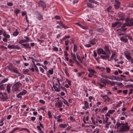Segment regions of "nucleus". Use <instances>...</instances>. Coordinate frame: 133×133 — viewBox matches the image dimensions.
I'll list each match as a JSON object with an SVG mask.
<instances>
[{
	"label": "nucleus",
	"instance_id": "obj_25",
	"mask_svg": "<svg viewBox=\"0 0 133 133\" xmlns=\"http://www.w3.org/2000/svg\"><path fill=\"white\" fill-rule=\"evenodd\" d=\"M89 32L91 34V36L94 35V30L92 29H89Z\"/></svg>",
	"mask_w": 133,
	"mask_h": 133
},
{
	"label": "nucleus",
	"instance_id": "obj_27",
	"mask_svg": "<svg viewBox=\"0 0 133 133\" xmlns=\"http://www.w3.org/2000/svg\"><path fill=\"white\" fill-rule=\"evenodd\" d=\"M107 80H108L107 79L101 78V79L100 81L102 83L105 84L107 83Z\"/></svg>",
	"mask_w": 133,
	"mask_h": 133
},
{
	"label": "nucleus",
	"instance_id": "obj_51",
	"mask_svg": "<svg viewBox=\"0 0 133 133\" xmlns=\"http://www.w3.org/2000/svg\"><path fill=\"white\" fill-rule=\"evenodd\" d=\"M54 72L53 70L52 69L51 70H49V74L50 75H52L53 74Z\"/></svg>",
	"mask_w": 133,
	"mask_h": 133
},
{
	"label": "nucleus",
	"instance_id": "obj_8",
	"mask_svg": "<svg viewBox=\"0 0 133 133\" xmlns=\"http://www.w3.org/2000/svg\"><path fill=\"white\" fill-rule=\"evenodd\" d=\"M74 23L75 24H76V25L79 26L81 28H82V29H83L84 30H87V29H88V28L87 26H84L82 25L80 23H78L76 22V23Z\"/></svg>",
	"mask_w": 133,
	"mask_h": 133
},
{
	"label": "nucleus",
	"instance_id": "obj_2",
	"mask_svg": "<svg viewBox=\"0 0 133 133\" xmlns=\"http://www.w3.org/2000/svg\"><path fill=\"white\" fill-rule=\"evenodd\" d=\"M130 128L128 125H125L124 123H123L122 125L119 128L120 132H122L128 131L129 130Z\"/></svg>",
	"mask_w": 133,
	"mask_h": 133
},
{
	"label": "nucleus",
	"instance_id": "obj_41",
	"mask_svg": "<svg viewBox=\"0 0 133 133\" xmlns=\"http://www.w3.org/2000/svg\"><path fill=\"white\" fill-rule=\"evenodd\" d=\"M115 76H109L108 77V78H109L110 79L113 80H114V79H115Z\"/></svg>",
	"mask_w": 133,
	"mask_h": 133
},
{
	"label": "nucleus",
	"instance_id": "obj_54",
	"mask_svg": "<svg viewBox=\"0 0 133 133\" xmlns=\"http://www.w3.org/2000/svg\"><path fill=\"white\" fill-rule=\"evenodd\" d=\"M19 129V128H15V129H14L11 131V132H10L9 133H13L15 131H16V130Z\"/></svg>",
	"mask_w": 133,
	"mask_h": 133
},
{
	"label": "nucleus",
	"instance_id": "obj_38",
	"mask_svg": "<svg viewBox=\"0 0 133 133\" xmlns=\"http://www.w3.org/2000/svg\"><path fill=\"white\" fill-rule=\"evenodd\" d=\"M130 53L128 51H125L124 52V55L125 56L130 55Z\"/></svg>",
	"mask_w": 133,
	"mask_h": 133
},
{
	"label": "nucleus",
	"instance_id": "obj_18",
	"mask_svg": "<svg viewBox=\"0 0 133 133\" xmlns=\"http://www.w3.org/2000/svg\"><path fill=\"white\" fill-rule=\"evenodd\" d=\"M100 57H101V58L103 59L106 60L109 58V56L108 55H107L105 56L101 55V56Z\"/></svg>",
	"mask_w": 133,
	"mask_h": 133
},
{
	"label": "nucleus",
	"instance_id": "obj_60",
	"mask_svg": "<svg viewBox=\"0 0 133 133\" xmlns=\"http://www.w3.org/2000/svg\"><path fill=\"white\" fill-rule=\"evenodd\" d=\"M63 103L67 105L68 106H69V105L68 104V102L65 99H64V101H63Z\"/></svg>",
	"mask_w": 133,
	"mask_h": 133
},
{
	"label": "nucleus",
	"instance_id": "obj_43",
	"mask_svg": "<svg viewBox=\"0 0 133 133\" xmlns=\"http://www.w3.org/2000/svg\"><path fill=\"white\" fill-rule=\"evenodd\" d=\"M61 88L63 90L65 91V92H67V90L66 88L64 87H63L62 86L60 87V89Z\"/></svg>",
	"mask_w": 133,
	"mask_h": 133
},
{
	"label": "nucleus",
	"instance_id": "obj_19",
	"mask_svg": "<svg viewBox=\"0 0 133 133\" xmlns=\"http://www.w3.org/2000/svg\"><path fill=\"white\" fill-rule=\"evenodd\" d=\"M103 49L100 48L97 49V52L98 55H100L102 54L103 52Z\"/></svg>",
	"mask_w": 133,
	"mask_h": 133
},
{
	"label": "nucleus",
	"instance_id": "obj_53",
	"mask_svg": "<svg viewBox=\"0 0 133 133\" xmlns=\"http://www.w3.org/2000/svg\"><path fill=\"white\" fill-rule=\"evenodd\" d=\"M19 129V128H15V129H14L11 131V132H10L9 133H13L15 131H16V130Z\"/></svg>",
	"mask_w": 133,
	"mask_h": 133
},
{
	"label": "nucleus",
	"instance_id": "obj_58",
	"mask_svg": "<svg viewBox=\"0 0 133 133\" xmlns=\"http://www.w3.org/2000/svg\"><path fill=\"white\" fill-rule=\"evenodd\" d=\"M126 58L128 60H130L131 59V57L130 56V55L125 56Z\"/></svg>",
	"mask_w": 133,
	"mask_h": 133
},
{
	"label": "nucleus",
	"instance_id": "obj_16",
	"mask_svg": "<svg viewBox=\"0 0 133 133\" xmlns=\"http://www.w3.org/2000/svg\"><path fill=\"white\" fill-rule=\"evenodd\" d=\"M123 124V123H120L118 122H117L116 124V127H115V128H116L117 129H118L119 127H121V126H122Z\"/></svg>",
	"mask_w": 133,
	"mask_h": 133
},
{
	"label": "nucleus",
	"instance_id": "obj_7",
	"mask_svg": "<svg viewBox=\"0 0 133 133\" xmlns=\"http://www.w3.org/2000/svg\"><path fill=\"white\" fill-rule=\"evenodd\" d=\"M102 98L104 99V102H105L107 101L108 102H110L111 101V99L107 95H105L103 96H101Z\"/></svg>",
	"mask_w": 133,
	"mask_h": 133
},
{
	"label": "nucleus",
	"instance_id": "obj_46",
	"mask_svg": "<svg viewBox=\"0 0 133 133\" xmlns=\"http://www.w3.org/2000/svg\"><path fill=\"white\" fill-rule=\"evenodd\" d=\"M74 52H75L77 50V46L76 45L74 44Z\"/></svg>",
	"mask_w": 133,
	"mask_h": 133
},
{
	"label": "nucleus",
	"instance_id": "obj_20",
	"mask_svg": "<svg viewBox=\"0 0 133 133\" xmlns=\"http://www.w3.org/2000/svg\"><path fill=\"white\" fill-rule=\"evenodd\" d=\"M67 125H68V124H59V126L60 128H65L66 127Z\"/></svg>",
	"mask_w": 133,
	"mask_h": 133
},
{
	"label": "nucleus",
	"instance_id": "obj_37",
	"mask_svg": "<svg viewBox=\"0 0 133 133\" xmlns=\"http://www.w3.org/2000/svg\"><path fill=\"white\" fill-rule=\"evenodd\" d=\"M87 5L88 7L90 8H93L94 7V6H92V4L89 3H87Z\"/></svg>",
	"mask_w": 133,
	"mask_h": 133
},
{
	"label": "nucleus",
	"instance_id": "obj_10",
	"mask_svg": "<svg viewBox=\"0 0 133 133\" xmlns=\"http://www.w3.org/2000/svg\"><path fill=\"white\" fill-rule=\"evenodd\" d=\"M115 2L118 5H117L116 4H114V6L115 9H117L119 7L120 3L118 0H115Z\"/></svg>",
	"mask_w": 133,
	"mask_h": 133
},
{
	"label": "nucleus",
	"instance_id": "obj_49",
	"mask_svg": "<svg viewBox=\"0 0 133 133\" xmlns=\"http://www.w3.org/2000/svg\"><path fill=\"white\" fill-rule=\"evenodd\" d=\"M57 80L58 83V85H59V86L60 87H61V85L59 79V78H57Z\"/></svg>",
	"mask_w": 133,
	"mask_h": 133
},
{
	"label": "nucleus",
	"instance_id": "obj_57",
	"mask_svg": "<svg viewBox=\"0 0 133 133\" xmlns=\"http://www.w3.org/2000/svg\"><path fill=\"white\" fill-rule=\"evenodd\" d=\"M70 36L69 35L65 36V37L63 39V40H65L67 38H69L70 37Z\"/></svg>",
	"mask_w": 133,
	"mask_h": 133
},
{
	"label": "nucleus",
	"instance_id": "obj_56",
	"mask_svg": "<svg viewBox=\"0 0 133 133\" xmlns=\"http://www.w3.org/2000/svg\"><path fill=\"white\" fill-rule=\"evenodd\" d=\"M19 129V128H15V129H14L11 131V132H10L9 133H13L15 131H16V130Z\"/></svg>",
	"mask_w": 133,
	"mask_h": 133
},
{
	"label": "nucleus",
	"instance_id": "obj_26",
	"mask_svg": "<svg viewBox=\"0 0 133 133\" xmlns=\"http://www.w3.org/2000/svg\"><path fill=\"white\" fill-rule=\"evenodd\" d=\"M88 70L90 72V73H91L94 75L95 74H96V73L94 70L92 69H89Z\"/></svg>",
	"mask_w": 133,
	"mask_h": 133
},
{
	"label": "nucleus",
	"instance_id": "obj_33",
	"mask_svg": "<svg viewBox=\"0 0 133 133\" xmlns=\"http://www.w3.org/2000/svg\"><path fill=\"white\" fill-rule=\"evenodd\" d=\"M89 1L90 3H94L95 4H97L98 2L94 0H89Z\"/></svg>",
	"mask_w": 133,
	"mask_h": 133
},
{
	"label": "nucleus",
	"instance_id": "obj_5",
	"mask_svg": "<svg viewBox=\"0 0 133 133\" xmlns=\"http://www.w3.org/2000/svg\"><path fill=\"white\" fill-rule=\"evenodd\" d=\"M122 35H123V36L121 37L120 39L121 41L124 43H127L128 39L127 38H126V37H127L126 34H123Z\"/></svg>",
	"mask_w": 133,
	"mask_h": 133
},
{
	"label": "nucleus",
	"instance_id": "obj_40",
	"mask_svg": "<svg viewBox=\"0 0 133 133\" xmlns=\"http://www.w3.org/2000/svg\"><path fill=\"white\" fill-rule=\"evenodd\" d=\"M127 26H128V24L127 23H124L121 26V28H124Z\"/></svg>",
	"mask_w": 133,
	"mask_h": 133
},
{
	"label": "nucleus",
	"instance_id": "obj_29",
	"mask_svg": "<svg viewBox=\"0 0 133 133\" xmlns=\"http://www.w3.org/2000/svg\"><path fill=\"white\" fill-rule=\"evenodd\" d=\"M11 86L10 85H8L6 87V89L8 93H9L10 92Z\"/></svg>",
	"mask_w": 133,
	"mask_h": 133
},
{
	"label": "nucleus",
	"instance_id": "obj_23",
	"mask_svg": "<svg viewBox=\"0 0 133 133\" xmlns=\"http://www.w3.org/2000/svg\"><path fill=\"white\" fill-rule=\"evenodd\" d=\"M119 22H116L114 23H113L112 24L111 27H114L117 26L119 24Z\"/></svg>",
	"mask_w": 133,
	"mask_h": 133
},
{
	"label": "nucleus",
	"instance_id": "obj_30",
	"mask_svg": "<svg viewBox=\"0 0 133 133\" xmlns=\"http://www.w3.org/2000/svg\"><path fill=\"white\" fill-rule=\"evenodd\" d=\"M112 7L111 6H110L109 7L107 8V10L108 11L111 12V13H112L113 12V11L111 10Z\"/></svg>",
	"mask_w": 133,
	"mask_h": 133
},
{
	"label": "nucleus",
	"instance_id": "obj_59",
	"mask_svg": "<svg viewBox=\"0 0 133 133\" xmlns=\"http://www.w3.org/2000/svg\"><path fill=\"white\" fill-rule=\"evenodd\" d=\"M116 55V53L115 52H114L113 53L111 56V59H113L114 57Z\"/></svg>",
	"mask_w": 133,
	"mask_h": 133
},
{
	"label": "nucleus",
	"instance_id": "obj_28",
	"mask_svg": "<svg viewBox=\"0 0 133 133\" xmlns=\"http://www.w3.org/2000/svg\"><path fill=\"white\" fill-rule=\"evenodd\" d=\"M71 57L73 60L75 61H76V57L75 55V54H73L72 52L71 53Z\"/></svg>",
	"mask_w": 133,
	"mask_h": 133
},
{
	"label": "nucleus",
	"instance_id": "obj_35",
	"mask_svg": "<svg viewBox=\"0 0 133 133\" xmlns=\"http://www.w3.org/2000/svg\"><path fill=\"white\" fill-rule=\"evenodd\" d=\"M104 49L105 51L107 52H110V51L108 46H105L104 48Z\"/></svg>",
	"mask_w": 133,
	"mask_h": 133
},
{
	"label": "nucleus",
	"instance_id": "obj_64",
	"mask_svg": "<svg viewBox=\"0 0 133 133\" xmlns=\"http://www.w3.org/2000/svg\"><path fill=\"white\" fill-rule=\"evenodd\" d=\"M8 80V79H5L3 80L2 81V83H5L6 82H7Z\"/></svg>",
	"mask_w": 133,
	"mask_h": 133
},
{
	"label": "nucleus",
	"instance_id": "obj_39",
	"mask_svg": "<svg viewBox=\"0 0 133 133\" xmlns=\"http://www.w3.org/2000/svg\"><path fill=\"white\" fill-rule=\"evenodd\" d=\"M17 30H16V31L14 32L13 33V36H16L18 34V32L17 31Z\"/></svg>",
	"mask_w": 133,
	"mask_h": 133
},
{
	"label": "nucleus",
	"instance_id": "obj_44",
	"mask_svg": "<svg viewBox=\"0 0 133 133\" xmlns=\"http://www.w3.org/2000/svg\"><path fill=\"white\" fill-rule=\"evenodd\" d=\"M48 114L49 117L50 118H52V117L50 111H48Z\"/></svg>",
	"mask_w": 133,
	"mask_h": 133
},
{
	"label": "nucleus",
	"instance_id": "obj_47",
	"mask_svg": "<svg viewBox=\"0 0 133 133\" xmlns=\"http://www.w3.org/2000/svg\"><path fill=\"white\" fill-rule=\"evenodd\" d=\"M4 85L2 84L0 85V90H4Z\"/></svg>",
	"mask_w": 133,
	"mask_h": 133
},
{
	"label": "nucleus",
	"instance_id": "obj_52",
	"mask_svg": "<svg viewBox=\"0 0 133 133\" xmlns=\"http://www.w3.org/2000/svg\"><path fill=\"white\" fill-rule=\"evenodd\" d=\"M19 129V128H15V129H14L11 131V132H10L9 133H13L15 131H16V130Z\"/></svg>",
	"mask_w": 133,
	"mask_h": 133
},
{
	"label": "nucleus",
	"instance_id": "obj_22",
	"mask_svg": "<svg viewBox=\"0 0 133 133\" xmlns=\"http://www.w3.org/2000/svg\"><path fill=\"white\" fill-rule=\"evenodd\" d=\"M62 102L60 101L59 102L57 103H56L55 105L58 106L59 107H60L62 106Z\"/></svg>",
	"mask_w": 133,
	"mask_h": 133
},
{
	"label": "nucleus",
	"instance_id": "obj_9",
	"mask_svg": "<svg viewBox=\"0 0 133 133\" xmlns=\"http://www.w3.org/2000/svg\"><path fill=\"white\" fill-rule=\"evenodd\" d=\"M53 87L55 91L57 92H59L61 91L60 90V87L58 85V86H55V84L53 82Z\"/></svg>",
	"mask_w": 133,
	"mask_h": 133
},
{
	"label": "nucleus",
	"instance_id": "obj_13",
	"mask_svg": "<svg viewBox=\"0 0 133 133\" xmlns=\"http://www.w3.org/2000/svg\"><path fill=\"white\" fill-rule=\"evenodd\" d=\"M89 107V103L88 102L86 101H84V106H83L82 108L83 109L86 110Z\"/></svg>",
	"mask_w": 133,
	"mask_h": 133
},
{
	"label": "nucleus",
	"instance_id": "obj_6",
	"mask_svg": "<svg viewBox=\"0 0 133 133\" xmlns=\"http://www.w3.org/2000/svg\"><path fill=\"white\" fill-rule=\"evenodd\" d=\"M118 16L120 20H123L125 19L124 14L121 12H119L118 13Z\"/></svg>",
	"mask_w": 133,
	"mask_h": 133
},
{
	"label": "nucleus",
	"instance_id": "obj_31",
	"mask_svg": "<svg viewBox=\"0 0 133 133\" xmlns=\"http://www.w3.org/2000/svg\"><path fill=\"white\" fill-rule=\"evenodd\" d=\"M115 79L118 80L119 81H121L123 80V79L122 78H121L120 77H115Z\"/></svg>",
	"mask_w": 133,
	"mask_h": 133
},
{
	"label": "nucleus",
	"instance_id": "obj_24",
	"mask_svg": "<svg viewBox=\"0 0 133 133\" xmlns=\"http://www.w3.org/2000/svg\"><path fill=\"white\" fill-rule=\"evenodd\" d=\"M96 31H97L98 32L101 33H103L104 31V30L103 28H98L96 30Z\"/></svg>",
	"mask_w": 133,
	"mask_h": 133
},
{
	"label": "nucleus",
	"instance_id": "obj_42",
	"mask_svg": "<svg viewBox=\"0 0 133 133\" xmlns=\"http://www.w3.org/2000/svg\"><path fill=\"white\" fill-rule=\"evenodd\" d=\"M125 87L126 88H133V84H130L127 85L125 86Z\"/></svg>",
	"mask_w": 133,
	"mask_h": 133
},
{
	"label": "nucleus",
	"instance_id": "obj_63",
	"mask_svg": "<svg viewBox=\"0 0 133 133\" xmlns=\"http://www.w3.org/2000/svg\"><path fill=\"white\" fill-rule=\"evenodd\" d=\"M84 46L85 47H90L91 46V45L90 44L85 45Z\"/></svg>",
	"mask_w": 133,
	"mask_h": 133
},
{
	"label": "nucleus",
	"instance_id": "obj_55",
	"mask_svg": "<svg viewBox=\"0 0 133 133\" xmlns=\"http://www.w3.org/2000/svg\"><path fill=\"white\" fill-rule=\"evenodd\" d=\"M19 129V128H15V129H14L11 131V132H10L9 133H13L15 131H16V130Z\"/></svg>",
	"mask_w": 133,
	"mask_h": 133
},
{
	"label": "nucleus",
	"instance_id": "obj_32",
	"mask_svg": "<svg viewBox=\"0 0 133 133\" xmlns=\"http://www.w3.org/2000/svg\"><path fill=\"white\" fill-rule=\"evenodd\" d=\"M28 41L25 39L22 40L19 42L18 43L21 44L22 43L25 42H28Z\"/></svg>",
	"mask_w": 133,
	"mask_h": 133
},
{
	"label": "nucleus",
	"instance_id": "obj_61",
	"mask_svg": "<svg viewBox=\"0 0 133 133\" xmlns=\"http://www.w3.org/2000/svg\"><path fill=\"white\" fill-rule=\"evenodd\" d=\"M53 49L54 51H58V48L57 47H54L53 48Z\"/></svg>",
	"mask_w": 133,
	"mask_h": 133
},
{
	"label": "nucleus",
	"instance_id": "obj_34",
	"mask_svg": "<svg viewBox=\"0 0 133 133\" xmlns=\"http://www.w3.org/2000/svg\"><path fill=\"white\" fill-rule=\"evenodd\" d=\"M27 91L25 90H24L23 91L19 93V94L21 95H24L26 94V93Z\"/></svg>",
	"mask_w": 133,
	"mask_h": 133
},
{
	"label": "nucleus",
	"instance_id": "obj_1",
	"mask_svg": "<svg viewBox=\"0 0 133 133\" xmlns=\"http://www.w3.org/2000/svg\"><path fill=\"white\" fill-rule=\"evenodd\" d=\"M22 85L21 83L19 82H17L14 84L12 88V91L14 92L17 91H19L20 90L19 88Z\"/></svg>",
	"mask_w": 133,
	"mask_h": 133
},
{
	"label": "nucleus",
	"instance_id": "obj_36",
	"mask_svg": "<svg viewBox=\"0 0 133 133\" xmlns=\"http://www.w3.org/2000/svg\"><path fill=\"white\" fill-rule=\"evenodd\" d=\"M20 11V10H19L17 9L14 10V12L16 14V16H17L18 14L19 13Z\"/></svg>",
	"mask_w": 133,
	"mask_h": 133
},
{
	"label": "nucleus",
	"instance_id": "obj_11",
	"mask_svg": "<svg viewBox=\"0 0 133 133\" xmlns=\"http://www.w3.org/2000/svg\"><path fill=\"white\" fill-rule=\"evenodd\" d=\"M39 6H42L43 8H45L46 5L45 3L42 1H40L39 3Z\"/></svg>",
	"mask_w": 133,
	"mask_h": 133
},
{
	"label": "nucleus",
	"instance_id": "obj_4",
	"mask_svg": "<svg viewBox=\"0 0 133 133\" xmlns=\"http://www.w3.org/2000/svg\"><path fill=\"white\" fill-rule=\"evenodd\" d=\"M8 47L10 49H16L17 50L21 49V48L18 45H9Z\"/></svg>",
	"mask_w": 133,
	"mask_h": 133
},
{
	"label": "nucleus",
	"instance_id": "obj_50",
	"mask_svg": "<svg viewBox=\"0 0 133 133\" xmlns=\"http://www.w3.org/2000/svg\"><path fill=\"white\" fill-rule=\"evenodd\" d=\"M106 72L108 73H109L111 71V69L109 68H106Z\"/></svg>",
	"mask_w": 133,
	"mask_h": 133
},
{
	"label": "nucleus",
	"instance_id": "obj_3",
	"mask_svg": "<svg viewBox=\"0 0 133 133\" xmlns=\"http://www.w3.org/2000/svg\"><path fill=\"white\" fill-rule=\"evenodd\" d=\"M125 22L128 24V26H133V19H129V17H127L125 20Z\"/></svg>",
	"mask_w": 133,
	"mask_h": 133
},
{
	"label": "nucleus",
	"instance_id": "obj_48",
	"mask_svg": "<svg viewBox=\"0 0 133 133\" xmlns=\"http://www.w3.org/2000/svg\"><path fill=\"white\" fill-rule=\"evenodd\" d=\"M66 81H67L68 84L69 85H71V80H69L68 79H66Z\"/></svg>",
	"mask_w": 133,
	"mask_h": 133
},
{
	"label": "nucleus",
	"instance_id": "obj_21",
	"mask_svg": "<svg viewBox=\"0 0 133 133\" xmlns=\"http://www.w3.org/2000/svg\"><path fill=\"white\" fill-rule=\"evenodd\" d=\"M11 72H14L18 74V76H20L21 75V74L16 69H13Z\"/></svg>",
	"mask_w": 133,
	"mask_h": 133
},
{
	"label": "nucleus",
	"instance_id": "obj_15",
	"mask_svg": "<svg viewBox=\"0 0 133 133\" xmlns=\"http://www.w3.org/2000/svg\"><path fill=\"white\" fill-rule=\"evenodd\" d=\"M8 98V97L7 96H4L3 94V95L1 97V99L3 101H6Z\"/></svg>",
	"mask_w": 133,
	"mask_h": 133
},
{
	"label": "nucleus",
	"instance_id": "obj_14",
	"mask_svg": "<svg viewBox=\"0 0 133 133\" xmlns=\"http://www.w3.org/2000/svg\"><path fill=\"white\" fill-rule=\"evenodd\" d=\"M37 18L39 20H41L43 19V17L42 15L41 14L39 13L37 15Z\"/></svg>",
	"mask_w": 133,
	"mask_h": 133
},
{
	"label": "nucleus",
	"instance_id": "obj_62",
	"mask_svg": "<svg viewBox=\"0 0 133 133\" xmlns=\"http://www.w3.org/2000/svg\"><path fill=\"white\" fill-rule=\"evenodd\" d=\"M39 102L41 103L44 104L45 103V101L42 99H40L39 101Z\"/></svg>",
	"mask_w": 133,
	"mask_h": 133
},
{
	"label": "nucleus",
	"instance_id": "obj_45",
	"mask_svg": "<svg viewBox=\"0 0 133 133\" xmlns=\"http://www.w3.org/2000/svg\"><path fill=\"white\" fill-rule=\"evenodd\" d=\"M108 109L107 107H104L103 109L101 111V112L102 113H103L104 112V111L107 110Z\"/></svg>",
	"mask_w": 133,
	"mask_h": 133
},
{
	"label": "nucleus",
	"instance_id": "obj_17",
	"mask_svg": "<svg viewBox=\"0 0 133 133\" xmlns=\"http://www.w3.org/2000/svg\"><path fill=\"white\" fill-rule=\"evenodd\" d=\"M21 45L24 46V47L26 48H29L30 49L31 47L29 46V44L28 43H26L25 44H22Z\"/></svg>",
	"mask_w": 133,
	"mask_h": 133
},
{
	"label": "nucleus",
	"instance_id": "obj_12",
	"mask_svg": "<svg viewBox=\"0 0 133 133\" xmlns=\"http://www.w3.org/2000/svg\"><path fill=\"white\" fill-rule=\"evenodd\" d=\"M97 41L96 39L95 38H93L89 41L90 43L92 45H95Z\"/></svg>",
	"mask_w": 133,
	"mask_h": 133
}]
</instances>
